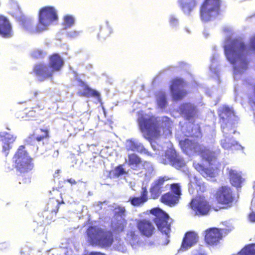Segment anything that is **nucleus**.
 Masks as SVG:
<instances>
[{"label":"nucleus","instance_id":"obj_25","mask_svg":"<svg viewBox=\"0 0 255 255\" xmlns=\"http://www.w3.org/2000/svg\"><path fill=\"white\" fill-rule=\"evenodd\" d=\"M137 228L142 234L147 237L151 236L155 230L152 223L146 220H140L137 223Z\"/></svg>","mask_w":255,"mask_h":255},{"label":"nucleus","instance_id":"obj_27","mask_svg":"<svg viewBox=\"0 0 255 255\" xmlns=\"http://www.w3.org/2000/svg\"><path fill=\"white\" fill-rule=\"evenodd\" d=\"M79 93L85 97L92 96L98 99L100 98L99 93L93 89H91L86 83L82 81L79 82Z\"/></svg>","mask_w":255,"mask_h":255},{"label":"nucleus","instance_id":"obj_43","mask_svg":"<svg viewBox=\"0 0 255 255\" xmlns=\"http://www.w3.org/2000/svg\"><path fill=\"white\" fill-rule=\"evenodd\" d=\"M254 199L252 202L251 209L252 213L249 216V220L252 222H255V205L253 204Z\"/></svg>","mask_w":255,"mask_h":255},{"label":"nucleus","instance_id":"obj_15","mask_svg":"<svg viewBox=\"0 0 255 255\" xmlns=\"http://www.w3.org/2000/svg\"><path fill=\"white\" fill-rule=\"evenodd\" d=\"M169 179L167 176H160L153 181L150 189L151 195L153 198H157L160 196L164 191V182Z\"/></svg>","mask_w":255,"mask_h":255},{"label":"nucleus","instance_id":"obj_42","mask_svg":"<svg viewBox=\"0 0 255 255\" xmlns=\"http://www.w3.org/2000/svg\"><path fill=\"white\" fill-rule=\"evenodd\" d=\"M115 212L116 215V218H120L121 217L123 218L125 215L126 210L124 207L119 206L115 208Z\"/></svg>","mask_w":255,"mask_h":255},{"label":"nucleus","instance_id":"obj_10","mask_svg":"<svg viewBox=\"0 0 255 255\" xmlns=\"http://www.w3.org/2000/svg\"><path fill=\"white\" fill-rule=\"evenodd\" d=\"M220 0H205L200 8L202 20L208 21L215 18L219 12Z\"/></svg>","mask_w":255,"mask_h":255},{"label":"nucleus","instance_id":"obj_7","mask_svg":"<svg viewBox=\"0 0 255 255\" xmlns=\"http://www.w3.org/2000/svg\"><path fill=\"white\" fill-rule=\"evenodd\" d=\"M150 212L155 216L154 218V223L158 230L167 237L166 241L162 243V244L163 245H167L169 242L168 238L170 237L171 232V219L169 218L167 214L158 208L152 209Z\"/></svg>","mask_w":255,"mask_h":255},{"label":"nucleus","instance_id":"obj_50","mask_svg":"<svg viewBox=\"0 0 255 255\" xmlns=\"http://www.w3.org/2000/svg\"><path fill=\"white\" fill-rule=\"evenodd\" d=\"M106 25H107V29L108 31V35H110L112 32V31H113L112 28L110 26L109 23L108 21L106 22Z\"/></svg>","mask_w":255,"mask_h":255},{"label":"nucleus","instance_id":"obj_46","mask_svg":"<svg viewBox=\"0 0 255 255\" xmlns=\"http://www.w3.org/2000/svg\"><path fill=\"white\" fill-rule=\"evenodd\" d=\"M125 172L122 166H119L115 169V174L118 176L124 174Z\"/></svg>","mask_w":255,"mask_h":255},{"label":"nucleus","instance_id":"obj_49","mask_svg":"<svg viewBox=\"0 0 255 255\" xmlns=\"http://www.w3.org/2000/svg\"><path fill=\"white\" fill-rule=\"evenodd\" d=\"M8 248V244L6 242L0 243V251H3Z\"/></svg>","mask_w":255,"mask_h":255},{"label":"nucleus","instance_id":"obj_52","mask_svg":"<svg viewBox=\"0 0 255 255\" xmlns=\"http://www.w3.org/2000/svg\"><path fill=\"white\" fill-rule=\"evenodd\" d=\"M61 173V171H60L59 170H57L56 172L54 174V178H58V174L59 173Z\"/></svg>","mask_w":255,"mask_h":255},{"label":"nucleus","instance_id":"obj_48","mask_svg":"<svg viewBox=\"0 0 255 255\" xmlns=\"http://www.w3.org/2000/svg\"><path fill=\"white\" fill-rule=\"evenodd\" d=\"M250 46L251 49L255 50V34L250 38Z\"/></svg>","mask_w":255,"mask_h":255},{"label":"nucleus","instance_id":"obj_31","mask_svg":"<svg viewBox=\"0 0 255 255\" xmlns=\"http://www.w3.org/2000/svg\"><path fill=\"white\" fill-rule=\"evenodd\" d=\"M147 191L146 188L142 187L140 197H130L128 201L134 206H140L147 201Z\"/></svg>","mask_w":255,"mask_h":255},{"label":"nucleus","instance_id":"obj_16","mask_svg":"<svg viewBox=\"0 0 255 255\" xmlns=\"http://www.w3.org/2000/svg\"><path fill=\"white\" fill-rule=\"evenodd\" d=\"M33 72L40 81H43L51 77L53 74L52 70L49 66L42 63L35 64L33 66Z\"/></svg>","mask_w":255,"mask_h":255},{"label":"nucleus","instance_id":"obj_23","mask_svg":"<svg viewBox=\"0 0 255 255\" xmlns=\"http://www.w3.org/2000/svg\"><path fill=\"white\" fill-rule=\"evenodd\" d=\"M198 240V237L195 233L190 232L186 233L179 251L184 252L187 250L194 245L197 242Z\"/></svg>","mask_w":255,"mask_h":255},{"label":"nucleus","instance_id":"obj_17","mask_svg":"<svg viewBox=\"0 0 255 255\" xmlns=\"http://www.w3.org/2000/svg\"><path fill=\"white\" fill-rule=\"evenodd\" d=\"M49 137V129L48 128L36 129L33 134L25 139V142L27 144H31L34 140L40 142L48 139Z\"/></svg>","mask_w":255,"mask_h":255},{"label":"nucleus","instance_id":"obj_12","mask_svg":"<svg viewBox=\"0 0 255 255\" xmlns=\"http://www.w3.org/2000/svg\"><path fill=\"white\" fill-rule=\"evenodd\" d=\"M231 229L226 228H212L206 231L205 241L210 245H216L224 236L227 235Z\"/></svg>","mask_w":255,"mask_h":255},{"label":"nucleus","instance_id":"obj_45","mask_svg":"<svg viewBox=\"0 0 255 255\" xmlns=\"http://www.w3.org/2000/svg\"><path fill=\"white\" fill-rule=\"evenodd\" d=\"M81 33L80 31L72 30L67 33V37L70 38H75L78 36Z\"/></svg>","mask_w":255,"mask_h":255},{"label":"nucleus","instance_id":"obj_40","mask_svg":"<svg viewBox=\"0 0 255 255\" xmlns=\"http://www.w3.org/2000/svg\"><path fill=\"white\" fill-rule=\"evenodd\" d=\"M143 167L146 170V172L145 173V177L148 180H149L154 174L152 165L149 162H145L143 164Z\"/></svg>","mask_w":255,"mask_h":255},{"label":"nucleus","instance_id":"obj_8","mask_svg":"<svg viewBox=\"0 0 255 255\" xmlns=\"http://www.w3.org/2000/svg\"><path fill=\"white\" fill-rule=\"evenodd\" d=\"M15 168L20 172H28L34 167L33 159L28 156L24 145L19 146L13 157Z\"/></svg>","mask_w":255,"mask_h":255},{"label":"nucleus","instance_id":"obj_51","mask_svg":"<svg viewBox=\"0 0 255 255\" xmlns=\"http://www.w3.org/2000/svg\"><path fill=\"white\" fill-rule=\"evenodd\" d=\"M192 255H204V253L200 250L199 251H194L193 252Z\"/></svg>","mask_w":255,"mask_h":255},{"label":"nucleus","instance_id":"obj_54","mask_svg":"<svg viewBox=\"0 0 255 255\" xmlns=\"http://www.w3.org/2000/svg\"><path fill=\"white\" fill-rule=\"evenodd\" d=\"M224 30L227 31L229 33H231L232 32V30L229 27H226L224 28Z\"/></svg>","mask_w":255,"mask_h":255},{"label":"nucleus","instance_id":"obj_32","mask_svg":"<svg viewBox=\"0 0 255 255\" xmlns=\"http://www.w3.org/2000/svg\"><path fill=\"white\" fill-rule=\"evenodd\" d=\"M228 170H229L231 184L235 187H240L243 182V178L240 173L232 169H228Z\"/></svg>","mask_w":255,"mask_h":255},{"label":"nucleus","instance_id":"obj_11","mask_svg":"<svg viewBox=\"0 0 255 255\" xmlns=\"http://www.w3.org/2000/svg\"><path fill=\"white\" fill-rule=\"evenodd\" d=\"M171 192H168L161 198L162 203L170 206H174L180 198L181 189L180 186L178 183H174L171 185Z\"/></svg>","mask_w":255,"mask_h":255},{"label":"nucleus","instance_id":"obj_41","mask_svg":"<svg viewBox=\"0 0 255 255\" xmlns=\"http://www.w3.org/2000/svg\"><path fill=\"white\" fill-rule=\"evenodd\" d=\"M218 57V55L214 54L213 56V57L212 58L211 61V65L210 67V71L217 74L218 72V70L217 69V58Z\"/></svg>","mask_w":255,"mask_h":255},{"label":"nucleus","instance_id":"obj_14","mask_svg":"<svg viewBox=\"0 0 255 255\" xmlns=\"http://www.w3.org/2000/svg\"><path fill=\"white\" fill-rule=\"evenodd\" d=\"M185 83L181 79H174L170 86L172 98L174 100L181 99L186 94L184 89Z\"/></svg>","mask_w":255,"mask_h":255},{"label":"nucleus","instance_id":"obj_21","mask_svg":"<svg viewBox=\"0 0 255 255\" xmlns=\"http://www.w3.org/2000/svg\"><path fill=\"white\" fill-rule=\"evenodd\" d=\"M217 199L221 204H231L233 200L231 189L228 187H222L217 192Z\"/></svg>","mask_w":255,"mask_h":255},{"label":"nucleus","instance_id":"obj_3","mask_svg":"<svg viewBox=\"0 0 255 255\" xmlns=\"http://www.w3.org/2000/svg\"><path fill=\"white\" fill-rule=\"evenodd\" d=\"M138 122L141 131L145 133L149 137H157L160 133L161 127L163 129L169 130L172 123L170 119L163 117L162 120L152 116L144 114L142 112L138 113Z\"/></svg>","mask_w":255,"mask_h":255},{"label":"nucleus","instance_id":"obj_22","mask_svg":"<svg viewBox=\"0 0 255 255\" xmlns=\"http://www.w3.org/2000/svg\"><path fill=\"white\" fill-rule=\"evenodd\" d=\"M16 139V136L7 132H0V141L3 142L2 152L7 156L8 151L11 148L10 144L13 143Z\"/></svg>","mask_w":255,"mask_h":255},{"label":"nucleus","instance_id":"obj_20","mask_svg":"<svg viewBox=\"0 0 255 255\" xmlns=\"http://www.w3.org/2000/svg\"><path fill=\"white\" fill-rule=\"evenodd\" d=\"M179 111L181 116L190 122H192L197 114L196 107L190 103L181 105Z\"/></svg>","mask_w":255,"mask_h":255},{"label":"nucleus","instance_id":"obj_35","mask_svg":"<svg viewBox=\"0 0 255 255\" xmlns=\"http://www.w3.org/2000/svg\"><path fill=\"white\" fill-rule=\"evenodd\" d=\"M156 102L158 108L165 109L167 105L166 95L164 92H160L156 95Z\"/></svg>","mask_w":255,"mask_h":255},{"label":"nucleus","instance_id":"obj_29","mask_svg":"<svg viewBox=\"0 0 255 255\" xmlns=\"http://www.w3.org/2000/svg\"><path fill=\"white\" fill-rule=\"evenodd\" d=\"M126 240L133 249L137 248L141 244L140 236L138 233L135 231H128L127 235Z\"/></svg>","mask_w":255,"mask_h":255},{"label":"nucleus","instance_id":"obj_38","mask_svg":"<svg viewBox=\"0 0 255 255\" xmlns=\"http://www.w3.org/2000/svg\"><path fill=\"white\" fill-rule=\"evenodd\" d=\"M76 22V17L74 15L67 14L65 15V29L73 26Z\"/></svg>","mask_w":255,"mask_h":255},{"label":"nucleus","instance_id":"obj_30","mask_svg":"<svg viewBox=\"0 0 255 255\" xmlns=\"http://www.w3.org/2000/svg\"><path fill=\"white\" fill-rule=\"evenodd\" d=\"M128 165L133 170H138L141 165V158L136 154H129L128 158L126 159Z\"/></svg>","mask_w":255,"mask_h":255},{"label":"nucleus","instance_id":"obj_56","mask_svg":"<svg viewBox=\"0 0 255 255\" xmlns=\"http://www.w3.org/2000/svg\"><path fill=\"white\" fill-rule=\"evenodd\" d=\"M21 20L22 21V22H23V23H24V20L23 21V20H22V19H21Z\"/></svg>","mask_w":255,"mask_h":255},{"label":"nucleus","instance_id":"obj_47","mask_svg":"<svg viewBox=\"0 0 255 255\" xmlns=\"http://www.w3.org/2000/svg\"><path fill=\"white\" fill-rule=\"evenodd\" d=\"M193 165L195 168L201 174L204 169V167L198 163H194Z\"/></svg>","mask_w":255,"mask_h":255},{"label":"nucleus","instance_id":"obj_9","mask_svg":"<svg viewBox=\"0 0 255 255\" xmlns=\"http://www.w3.org/2000/svg\"><path fill=\"white\" fill-rule=\"evenodd\" d=\"M167 148L168 149L165 150V154L163 156V153L164 150L162 149L161 152L159 151L160 146L158 145L157 150L159 151L158 154L162 155L160 159L161 162L164 164H170L177 169L184 167L185 165V161L182 157L176 154L174 149L170 142H167ZM157 154V153H156Z\"/></svg>","mask_w":255,"mask_h":255},{"label":"nucleus","instance_id":"obj_13","mask_svg":"<svg viewBox=\"0 0 255 255\" xmlns=\"http://www.w3.org/2000/svg\"><path fill=\"white\" fill-rule=\"evenodd\" d=\"M190 206L197 215H207L210 208L205 198L201 196L193 199L190 203Z\"/></svg>","mask_w":255,"mask_h":255},{"label":"nucleus","instance_id":"obj_18","mask_svg":"<svg viewBox=\"0 0 255 255\" xmlns=\"http://www.w3.org/2000/svg\"><path fill=\"white\" fill-rule=\"evenodd\" d=\"M126 148L128 151H136L147 156L151 155L143 145L136 139L131 138L127 140L126 142Z\"/></svg>","mask_w":255,"mask_h":255},{"label":"nucleus","instance_id":"obj_33","mask_svg":"<svg viewBox=\"0 0 255 255\" xmlns=\"http://www.w3.org/2000/svg\"><path fill=\"white\" fill-rule=\"evenodd\" d=\"M57 210V209L56 210H53L48 206L47 209L42 213V216L44 218L43 222H45L46 224H49L51 221L54 220V216L56 215Z\"/></svg>","mask_w":255,"mask_h":255},{"label":"nucleus","instance_id":"obj_1","mask_svg":"<svg viewBox=\"0 0 255 255\" xmlns=\"http://www.w3.org/2000/svg\"><path fill=\"white\" fill-rule=\"evenodd\" d=\"M224 48L226 57L233 67L234 78L238 79L248 68L246 45L241 39L232 40L229 37L225 41Z\"/></svg>","mask_w":255,"mask_h":255},{"label":"nucleus","instance_id":"obj_26","mask_svg":"<svg viewBox=\"0 0 255 255\" xmlns=\"http://www.w3.org/2000/svg\"><path fill=\"white\" fill-rule=\"evenodd\" d=\"M190 183L189 184V192L190 194H193L195 190H199L201 192L205 190V186L204 183L196 176L190 175L189 176Z\"/></svg>","mask_w":255,"mask_h":255},{"label":"nucleus","instance_id":"obj_34","mask_svg":"<svg viewBox=\"0 0 255 255\" xmlns=\"http://www.w3.org/2000/svg\"><path fill=\"white\" fill-rule=\"evenodd\" d=\"M127 224L125 219L121 217L120 218H116L112 221V227L118 232L123 231Z\"/></svg>","mask_w":255,"mask_h":255},{"label":"nucleus","instance_id":"obj_6","mask_svg":"<svg viewBox=\"0 0 255 255\" xmlns=\"http://www.w3.org/2000/svg\"><path fill=\"white\" fill-rule=\"evenodd\" d=\"M58 20V15L55 8L51 6L41 7L38 11V20L35 31L41 32L47 29L52 23Z\"/></svg>","mask_w":255,"mask_h":255},{"label":"nucleus","instance_id":"obj_44","mask_svg":"<svg viewBox=\"0 0 255 255\" xmlns=\"http://www.w3.org/2000/svg\"><path fill=\"white\" fill-rule=\"evenodd\" d=\"M116 249L123 253H126L127 251L126 246L123 243H119L116 246Z\"/></svg>","mask_w":255,"mask_h":255},{"label":"nucleus","instance_id":"obj_2","mask_svg":"<svg viewBox=\"0 0 255 255\" xmlns=\"http://www.w3.org/2000/svg\"><path fill=\"white\" fill-rule=\"evenodd\" d=\"M218 114L221 119L223 133V138L220 142L222 147L227 150H239L242 148L241 145L231 137L232 133H235L232 124V121L235 119L233 111L229 107L224 106L219 108Z\"/></svg>","mask_w":255,"mask_h":255},{"label":"nucleus","instance_id":"obj_4","mask_svg":"<svg viewBox=\"0 0 255 255\" xmlns=\"http://www.w3.org/2000/svg\"><path fill=\"white\" fill-rule=\"evenodd\" d=\"M179 144L183 151L187 154L193 153L200 154L202 157L209 163L215 158L216 153L206 148L203 145H199L191 139L185 138L179 141Z\"/></svg>","mask_w":255,"mask_h":255},{"label":"nucleus","instance_id":"obj_24","mask_svg":"<svg viewBox=\"0 0 255 255\" xmlns=\"http://www.w3.org/2000/svg\"><path fill=\"white\" fill-rule=\"evenodd\" d=\"M177 2L183 12L187 15H190L198 4L197 0H178Z\"/></svg>","mask_w":255,"mask_h":255},{"label":"nucleus","instance_id":"obj_55","mask_svg":"<svg viewBox=\"0 0 255 255\" xmlns=\"http://www.w3.org/2000/svg\"><path fill=\"white\" fill-rule=\"evenodd\" d=\"M151 145L152 146V147L153 148V149L154 150H156V148H155V145L153 143L151 142Z\"/></svg>","mask_w":255,"mask_h":255},{"label":"nucleus","instance_id":"obj_39","mask_svg":"<svg viewBox=\"0 0 255 255\" xmlns=\"http://www.w3.org/2000/svg\"><path fill=\"white\" fill-rule=\"evenodd\" d=\"M168 21L170 26L173 29H177L179 25L178 18L175 14H170Z\"/></svg>","mask_w":255,"mask_h":255},{"label":"nucleus","instance_id":"obj_57","mask_svg":"<svg viewBox=\"0 0 255 255\" xmlns=\"http://www.w3.org/2000/svg\"><path fill=\"white\" fill-rule=\"evenodd\" d=\"M187 31L188 32H189V30H188V29H187Z\"/></svg>","mask_w":255,"mask_h":255},{"label":"nucleus","instance_id":"obj_37","mask_svg":"<svg viewBox=\"0 0 255 255\" xmlns=\"http://www.w3.org/2000/svg\"><path fill=\"white\" fill-rule=\"evenodd\" d=\"M239 255H255V244L246 246L239 253Z\"/></svg>","mask_w":255,"mask_h":255},{"label":"nucleus","instance_id":"obj_19","mask_svg":"<svg viewBox=\"0 0 255 255\" xmlns=\"http://www.w3.org/2000/svg\"><path fill=\"white\" fill-rule=\"evenodd\" d=\"M0 35L6 38L13 35L12 26L8 19L1 14H0Z\"/></svg>","mask_w":255,"mask_h":255},{"label":"nucleus","instance_id":"obj_5","mask_svg":"<svg viewBox=\"0 0 255 255\" xmlns=\"http://www.w3.org/2000/svg\"><path fill=\"white\" fill-rule=\"evenodd\" d=\"M87 235L88 241L93 245L107 247L113 242L112 232L104 231L98 227H90L87 230Z\"/></svg>","mask_w":255,"mask_h":255},{"label":"nucleus","instance_id":"obj_28","mask_svg":"<svg viewBox=\"0 0 255 255\" xmlns=\"http://www.w3.org/2000/svg\"><path fill=\"white\" fill-rule=\"evenodd\" d=\"M61 57L57 54H54L49 57V65H48L52 72L59 70L63 65Z\"/></svg>","mask_w":255,"mask_h":255},{"label":"nucleus","instance_id":"obj_36","mask_svg":"<svg viewBox=\"0 0 255 255\" xmlns=\"http://www.w3.org/2000/svg\"><path fill=\"white\" fill-rule=\"evenodd\" d=\"M201 174L208 179H211L217 175V170L213 168H204Z\"/></svg>","mask_w":255,"mask_h":255},{"label":"nucleus","instance_id":"obj_53","mask_svg":"<svg viewBox=\"0 0 255 255\" xmlns=\"http://www.w3.org/2000/svg\"><path fill=\"white\" fill-rule=\"evenodd\" d=\"M67 181L68 182H69L71 184H76L75 180L74 179H72V178L68 179Z\"/></svg>","mask_w":255,"mask_h":255}]
</instances>
